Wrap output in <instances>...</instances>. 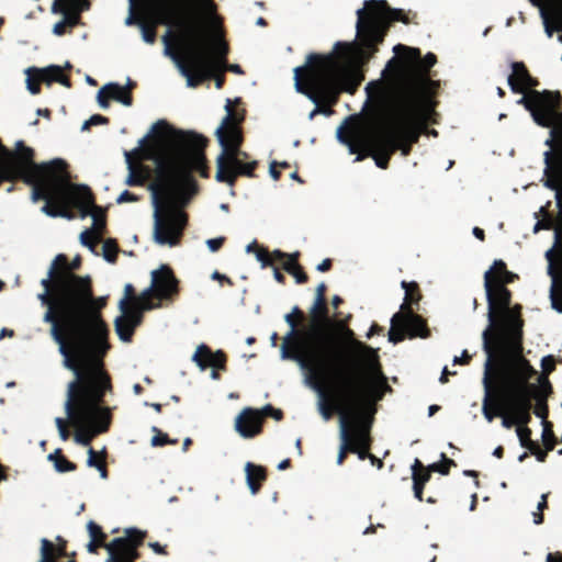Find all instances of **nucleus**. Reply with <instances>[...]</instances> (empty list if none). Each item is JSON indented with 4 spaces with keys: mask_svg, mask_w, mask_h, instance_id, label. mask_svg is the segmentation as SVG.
I'll return each instance as SVG.
<instances>
[{
    "mask_svg": "<svg viewBox=\"0 0 562 562\" xmlns=\"http://www.w3.org/2000/svg\"><path fill=\"white\" fill-rule=\"evenodd\" d=\"M514 277L502 260H495L484 273L488 325L482 333L486 353L482 413L488 423L504 414L505 390L501 382H515L520 360H525L521 355L522 321L519 307H510V293L504 286Z\"/></svg>",
    "mask_w": 562,
    "mask_h": 562,
    "instance_id": "obj_1",
    "label": "nucleus"
},
{
    "mask_svg": "<svg viewBox=\"0 0 562 562\" xmlns=\"http://www.w3.org/2000/svg\"><path fill=\"white\" fill-rule=\"evenodd\" d=\"M45 293L40 300L47 310L43 321L50 324V336L59 347L67 369L104 358L110 344L109 328L98 308L89 307L63 280L48 274L42 280Z\"/></svg>",
    "mask_w": 562,
    "mask_h": 562,
    "instance_id": "obj_2",
    "label": "nucleus"
},
{
    "mask_svg": "<svg viewBox=\"0 0 562 562\" xmlns=\"http://www.w3.org/2000/svg\"><path fill=\"white\" fill-rule=\"evenodd\" d=\"M374 371L376 381L362 356L344 355L335 360L311 364L305 372L304 384L317 395V409L325 422L329 420L335 407L341 403L348 408H357L363 415L374 414V404L382 398L389 390L386 379L378 363V353L374 351Z\"/></svg>",
    "mask_w": 562,
    "mask_h": 562,
    "instance_id": "obj_3",
    "label": "nucleus"
},
{
    "mask_svg": "<svg viewBox=\"0 0 562 562\" xmlns=\"http://www.w3.org/2000/svg\"><path fill=\"white\" fill-rule=\"evenodd\" d=\"M209 143L204 135L160 119L143 136V176H210Z\"/></svg>",
    "mask_w": 562,
    "mask_h": 562,
    "instance_id": "obj_4",
    "label": "nucleus"
},
{
    "mask_svg": "<svg viewBox=\"0 0 562 562\" xmlns=\"http://www.w3.org/2000/svg\"><path fill=\"white\" fill-rule=\"evenodd\" d=\"M427 94L423 82L414 77L394 81L385 87L376 101L385 119V130L380 139L383 151L375 157L376 165L386 168L397 150L407 156L426 127Z\"/></svg>",
    "mask_w": 562,
    "mask_h": 562,
    "instance_id": "obj_5",
    "label": "nucleus"
},
{
    "mask_svg": "<svg viewBox=\"0 0 562 562\" xmlns=\"http://www.w3.org/2000/svg\"><path fill=\"white\" fill-rule=\"evenodd\" d=\"M75 379L68 383L65 411L76 429L75 441L90 446L91 441L110 429L112 412L103 406L106 392L112 391L111 376L103 358L77 364L69 369Z\"/></svg>",
    "mask_w": 562,
    "mask_h": 562,
    "instance_id": "obj_6",
    "label": "nucleus"
},
{
    "mask_svg": "<svg viewBox=\"0 0 562 562\" xmlns=\"http://www.w3.org/2000/svg\"><path fill=\"white\" fill-rule=\"evenodd\" d=\"M294 79L296 90L316 105L310 114L313 119L318 113L330 116L334 113L331 108L338 103L341 92L353 94L364 75L358 67H340L333 53H312L305 67L295 68Z\"/></svg>",
    "mask_w": 562,
    "mask_h": 562,
    "instance_id": "obj_7",
    "label": "nucleus"
},
{
    "mask_svg": "<svg viewBox=\"0 0 562 562\" xmlns=\"http://www.w3.org/2000/svg\"><path fill=\"white\" fill-rule=\"evenodd\" d=\"M162 40L169 56L177 59L179 52L186 56L187 63L180 68L190 87H198L211 79L218 65L226 63L229 53L224 40L211 42L205 27L192 22L182 21L178 26H169Z\"/></svg>",
    "mask_w": 562,
    "mask_h": 562,
    "instance_id": "obj_8",
    "label": "nucleus"
},
{
    "mask_svg": "<svg viewBox=\"0 0 562 562\" xmlns=\"http://www.w3.org/2000/svg\"><path fill=\"white\" fill-rule=\"evenodd\" d=\"M324 292L325 284L319 283L315 290V299L310 308L311 321L300 341L301 346L323 358L362 356L371 375L373 374V380L376 381L378 374L373 368L375 350L358 341L344 321L328 317Z\"/></svg>",
    "mask_w": 562,
    "mask_h": 562,
    "instance_id": "obj_9",
    "label": "nucleus"
},
{
    "mask_svg": "<svg viewBox=\"0 0 562 562\" xmlns=\"http://www.w3.org/2000/svg\"><path fill=\"white\" fill-rule=\"evenodd\" d=\"M194 178H155L148 189L154 209L153 240L160 247H176L187 225L181 206L195 193Z\"/></svg>",
    "mask_w": 562,
    "mask_h": 562,
    "instance_id": "obj_10",
    "label": "nucleus"
},
{
    "mask_svg": "<svg viewBox=\"0 0 562 562\" xmlns=\"http://www.w3.org/2000/svg\"><path fill=\"white\" fill-rule=\"evenodd\" d=\"M397 21L409 23L404 10L391 8L386 0L364 1V7L357 11L355 45L358 65L370 61L379 52V45L384 42L392 23Z\"/></svg>",
    "mask_w": 562,
    "mask_h": 562,
    "instance_id": "obj_11",
    "label": "nucleus"
},
{
    "mask_svg": "<svg viewBox=\"0 0 562 562\" xmlns=\"http://www.w3.org/2000/svg\"><path fill=\"white\" fill-rule=\"evenodd\" d=\"M396 55L404 54L401 58H391L382 76L385 81L378 80L369 82L366 87V91L369 97H373V89L376 93V101H380L381 93L385 87H389L394 81L404 80V78L414 77L423 82L424 90L428 97L425 108V122L429 112L434 108L432 103V91L431 87L436 86V82L429 79L428 71L437 63V56L432 53H428L422 58V52L419 48L409 47L403 44H397L393 48Z\"/></svg>",
    "mask_w": 562,
    "mask_h": 562,
    "instance_id": "obj_12",
    "label": "nucleus"
},
{
    "mask_svg": "<svg viewBox=\"0 0 562 562\" xmlns=\"http://www.w3.org/2000/svg\"><path fill=\"white\" fill-rule=\"evenodd\" d=\"M560 92L532 89L518 103L531 113L533 121L542 127H551V137L546 140L549 150L544 153L543 176H562V112H557Z\"/></svg>",
    "mask_w": 562,
    "mask_h": 562,
    "instance_id": "obj_13",
    "label": "nucleus"
},
{
    "mask_svg": "<svg viewBox=\"0 0 562 562\" xmlns=\"http://www.w3.org/2000/svg\"><path fill=\"white\" fill-rule=\"evenodd\" d=\"M227 114L216 130L221 153L216 158L215 176H255L257 160L248 161V154L240 149L243 136L239 125L245 120V110H235L228 99Z\"/></svg>",
    "mask_w": 562,
    "mask_h": 562,
    "instance_id": "obj_14",
    "label": "nucleus"
},
{
    "mask_svg": "<svg viewBox=\"0 0 562 562\" xmlns=\"http://www.w3.org/2000/svg\"><path fill=\"white\" fill-rule=\"evenodd\" d=\"M515 382L504 383L501 386L505 390V406L502 417V426L510 428L514 425H526L530 419L531 397L536 386L529 383L530 378L536 373L529 362L520 360V367Z\"/></svg>",
    "mask_w": 562,
    "mask_h": 562,
    "instance_id": "obj_15",
    "label": "nucleus"
},
{
    "mask_svg": "<svg viewBox=\"0 0 562 562\" xmlns=\"http://www.w3.org/2000/svg\"><path fill=\"white\" fill-rule=\"evenodd\" d=\"M81 266V258L77 256L71 262L64 254H58L49 268V276L63 280L69 291L85 302L89 307H93L94 301L92 279L90 276H78L75 273Z\"/></svg>",
    "mask_w": 562,
    "mask_h": 562,
    "instance_id": "obj_16",
    "label": "nucleus"
},
{
    "mask_svg": "<svg viewBox=\"0 0 562 562\" xmlns=\"http://www.w3.org/2000/svg\"><path fill=\"white\" fill-rule=\"evenodd\" d=\"M401 286L405 291L404 303L402 304V311L394 314L391 319V330L389 333V339L392 342L401 341L405 334L411 337H426L427 330L423 321L406 307L413 304L416 299L413 295V291L416 288V283L402 281Z\"/></svg>",
    "mask_w": 562,
    "mask_h": 562,
    "instance_id": "obj_17",
    "label": "nucleus"
},
{
    "mask_svg": "<svg viewBox=\"0 0 562 562\" xmlns=\"http://www.w3.org/2000/svg\"><path fill=\"white\" fill-rule=\"evenodd\" d=\"M178 292V280L167 265H160L150 272V283L143 289V312L160 308Z\"/></svg>",
    "mask_w": 562,
    "mask_h": 562,
    "instance_id": "obj_18",
    "label": "nucleus"
},
{
    "mask_svg": "<svg viewBox=\"0 0 562 562\" xmlns=\"http://www.w3.org/2000/svg\"><path fill=\"white\" fill-rule=\"evenodd\" d=\"M285 323L290 326V330L283 337V341L280 346V357L283 360H293L297 363L301 370H307L311 364L317 362H325L335 360L337 357H319L315 356L310 349H305L301 346L300 341L304 334L306 333V328L300 333H295L296 324L292 317V314H286L284 316Z\"/></svg>",
    "mask_w": 562,
    "mask_h": 562,
    "instance_id": "obj_19",
    "label": "nucleus"
},
{
    "mask_svg": "<svg viewBox=\"0 0 562 562\" xmlns=\"http://www.w3.org/2000/svg\"><path fill=\"white\" fill-rule=\"evenodd\" d=\"M139 546L140 529L132 528L125 531L124 537L115 538L110 543L90 539L87 549L90 553H97L100 548H105L109 553L106 562H135L138 558Z\"/></svg>",
    "mask_w": 562,
    "mask_h": 562,
    "instance_id": "obj_20",
    "label": "nucleus"
},
{
    "mask_svg": "<svg viewBox=\"0 0 562 562\" xmlns=\"http://www.w3.org/2000/svg\"><path fill=\"white\" fill-rule=\"evenodd\" d=\"M372 415L373 414H370V412L363 415L357 408H349L350 451L357 453L361 460L369 458L370 456L368 449L370 443L369 429L371 426Z\"/></svg>",
    "mask_w": 562,
    "mask_h": 562,
    "instance_id": "obj_21",
    "label": "nucleus"
},
{
    "mask_svg": "<svg viewBox=\"0 0 562 562\" xmlns=\"http://www.w3.org/2000/svg\"><path fill=\"white\" fill-rule=\"evenodd\" d=\"M137 86L134 81H128L127 86H121L115 82L104 85L97 94V101L102 109L110 106L111 101L120 102L126 106L133 104L132 90Z\"/></svg>",
    "mask_w": 562,
    "mask_h": 562,
    "instance_id": "obj_22",
    "label": "nucleus"
},
{
    "mask_svg": "<svg viewBox=\"0 0 562 562\" xmlns=\"http://www.w3.org/2000/svg\"><path fill=\"white\" fill-rule=\"evenodd\" d=\"M53 13H61L64 19L57 22L53 27V33L61 36L67 32V29L75 27L80 19V10L78 8V0H55L52 5Z\"/></svg>",
    "mask_w": 562,
    "mask_h": 562,
    "instance_id": "obj_23",
    "label": "nucleus"
},
{
    "mask_svg": "<svg viewBox=\"0 0 562 562\" xmlns=\"http://www.w3.org/2000/svg\"><path fill=\"white\" fill-rule=\"evenodd\" d=\"M192 2L193 4L191 12H181V19H178V16H176L177 14H173L169 9H158L159 13L161 14L164 23L168 26H178L180 22L186 21L187 23L192 22L196 24L199 27H205L202 21L201 10L198 4V0H192ZM203 2L205 3L206 10L211 14H215L216 4L214 3L213 0H203Z\"/></svg>",
    "mask_w": 562,
    "mask_h": 562,
    "instance_id": "obj_24",
    "label": "nucleus"
},
{
    "mask_svg": "<svg viewBox=\"0 0 562 562\" xmlns=\"http://www.w3.org/2000/svg\"><path fill=\"white\" fill-rule=\"evenodd\" d=\"M261 424L260 412L251 407H245L236 416L234 429L241 438L248 439L260 432Z\"/></svg>",
    "mask_w": 562,
    "mask_h": 562,
    "instance_id": "obj_25",
    "label": "nucleus"
},
{
    "mask_svg": "<svg viewBox=\"0 0 562 562\" xmlns=\"http://www.w3.org/2000/svg\"><path fill=\"white\" fill-rule=\"evenodd\" d=\"M191 360L199 367L201 371H204L207 367H211L212 369H223L225 361L222 351L217 350L212 352L209 347L203 344L196 347L194 353L191 357Z\"/></svg>",
    "mask_w": 562,
    "mask_h": 562,
    "instance_id": "obj_26",
    "label": "nucleus"
},
{
    "mask_svg": "<svg viewBox=\"0 0 562 562\" xmlns=\"http://www.w3.org/2000/svg\"><path fill=\"white\" fill-rule=\"evenodd\" d=\"M335 407L339 411V451L336 463L340 465L345 459L346 452L350 451V430L349 427V408L348 406L336 403Z\"/></svg>",
    "mask_w": 562,
    "mask_h": 562,
    "instance_id": "obj_27",
    "label": "nucleus"
},
{
    "mask_svg": "<svg viewBox=\"0 0 562 562\" xmlns=\"http://www.w3.org/2000/svg\"><path fill=\"white\" fill-rule=\"evenodd\" d=\"M140 323V311H126L115 319V331L121 340L130 341Z\"/></svg>",
    "mask_w": 562,
    "mask_h": 562,
    "instance_id": "obj_28",
    "label": "nucleus"
},
{
    "mask_svg": "<svg viewBox=\"0 0 562 562\" xmlns=\"http://www.w3.org/2000/svg\"><path fill=\"white\" fill-rule=\"evenodd\" d=\"M441 458L445 460V464L432 463L426 470L422 468L420 462L416 459L414 464L412 465L413 482L415 483V480L418 479L417 482H419V485L424 486V484L429 480L430 471L447 474L449 471V465L452 464L453 461L450 459H446L443 453H441Z\"/></svg>",
    "mask_w": 562,
    "mask_h": 562,
    "instance_id": "obj_29",
    "label": "nucleus"
},
{
    "mask_svg": "<svg viewBox=\"0 0 562 562\" xmlns=\"http://www.w3.org/2000/svg\"><path fill=\"white\" fill-rule=\"evenodd\" d=\"M40 75V80H42L43 83H46L47 86L52 85L53 82H58L66 88L71 87V80L69 76L65 75L63 71V68L58 65H50L45 68H37L35 70Z\"/></svg>",
    "mask_w": 562,
    "mask_h": 562,
    "instance_id": "obj_30",
    "label": "nucleus"
},
{
    "mask_svg": "<svg viewBox=\"0 0 562 562\" xmlns=\"http://www.w3.org/2000/svg\"><path fill=\"white\" fill-rule=\"evenodd\" d=\"M513 72L508 76V86L514 93H525L524 81L530 80V72L522 61L512 64Z\"/></svg>",
    "mask_w": 562,
    "mask_h": 562,
    "instance_id": "obj_31",
    "label": "nucleus"
},
{
    "mask_svg": "<svg viewBox=\"0 0 562 562\" xmlns=\"http://www.w3.org/2000/svg\"><path fill=\"white\" fill-rule=\"evenodd\" d=\"M358 135L356 117L349 116L344 125L337 130L338 139L350 147L351 153H356L355 143Z\"/></svg>",
    "mask_w": 562,
    "mask_h": 562,
    "instance_id": "obj_32",
    "label": "nucleus"
},
{
    "mask_svg": "<svg viewBox=\"0 0 562 562\" xmlns=\"http://www.w3.org/2000/svg\"><path fill=\"white\" fill-rule=\"evenodd\" d=\"M158 9H169L173 14H181V12H191L192 0H155ZM181 19V15H177Z\"/></svg>",
    "mask_w": 562,
    "mask_h": 562,
    "instance_id": "obj_33",
    "label": "nucleus"
},
{
    "mask_svg": "<svg viewBox=\"0 0 562 562\" xmlns=\"http://www.w3.org/2000/svg\"><path fill=\"white\" fill-rule=\"evenodd\" d=\"M121 312L126 311H140V296H136L135 289L132 284H126L124 296L120 301Z\"/></svg>",
    "mask_w": 562,
    "mask_h": 562,
    "instance_id": "obj_34",
    "label": "nucleus"
},
{
    "mask_svg": "<svg viewBox=\"0 0 562 562\" xmlns=\"http://www.w3.org/2000/svg\"><path fill=\"white\" fill-rule=\"evenodd\" d=\"M124 155L128 170L127 176H140V139L138 140L136 147L130 151L126 150Z\"/></svg>",
    "mask_w": 562,
    "mask_h": 562,
    "instance_id": "obj_35",
    "label": "nucleus"
},
{
    "mask_svg": "<svg viewBox=\"0 0 562 562\" xmlns=\"http://www.w3.org/2000/svg\"><path fill=\"white\" fill-rule=\"evenodd\" d=\"M245 472H246L247 485H248L251 494H256L258 491V487L255 485V481L263 480L265 471L260 465H255L250 462H247L245 464Z\"/></svg>",
    "mask_w": 562,
    "mask_h": 562,
    "instance_id": "obj_36",
    "label": "nucleus"
},
{
    "mask_svg": "<svg viewBox=\"0 0 562 562\" xmlns=\"http://www.w3.org/2000/svg\"><path fill=\"white\" fill-rule=\"evenodd\" d=\"M48 459L54 462V467L57 472H70L77 469V465L69 461L64 454L61 449H56L48 456Z\"/></svg>",
    "mask_w": 562,
    "mask_h": 562,
    "instance_id": "obj_37",
    "label": "nucleus"
},
{
    "mask_svg": "<svg viewBox=\"0 0 562 562\" xmlns=\"http://www.w3.org/2000/svg\"><path fill=\"white\" fill-rule=\"evenodd\" d=\"M37 67H30L26 69V88L32 94H38L41 92L40 75L36 72Z\"/></svg>",
    "mask_w": 562,
    "mask_h": 562,
    "instance_id": "obj_38",
    "label": "nucleus"
},
{
    "mask_svg": "<svg viewBox=\"0 0 562 562\" xmlns=\"http://www.w3.org/2000/svg\"><path fill=\"white\" fill-rule=\"evenodd\" d=\"M128 15L125 19V24L140 27V0H128Z\"/></svg>",
    "mask_w": 562,
    "mask_h": 562,
    "instance_id": "obj_39",
    "label": "nucleus"
},
{
    "mask_svg": "<svg viewBox=\"0 0 562 562\" xmlns=\"http://www.w3.org/2000/svg\"><path fill=\"white\" fill-rule=\"evenodd\" d=\"M102 250H103V257L106 261H109L111 263L116 262L117 254H119V246L114 239L109 238V239L104 240Z\"/></svg>",
    "mask_w": 562,
    "mask_h": 562,
    "instance_id": "obj_40",
    "label": "nucleus"
},
{
    "mask_svg": "<svg viewBox=\"0 0 562 562\" xmlns=\"http://www.w3.org/2000/svg\"><path fill=\"white\" fill-rule=\"evenodd\" d=\"M543 184L554 192L558 204L562 205V178H544Z\"/></svg>",
    "mask_w": 562,
    "mask_h": 562,
    "instance_id": "obj_41",
    "label": "nucleus"
},
{
    "mask_svg": "<svg viewBox=\"0 0 562 562\" xmlns=\"http://www.w3.org/2000/svg\"><path fill=\"white\" fill-rule=\"evenodd\" d=\"M56 548L55 546L47 539L42 540V560L41 562H56L55 557Z\"/></svg>",
    "mask_w": 562,
    "mask_h": 562,
    "instance_id": "obj_42",
    "label": "nucleus"
},
{
    "mask_svg": "<svg viewBox=\"0 0 562 562\" xmlns=\"http://www.w3.org/2000/svg\"><path fill=\"white\" fill-rule=\"evenodd\" d=\"M87 529L91 540L100 541L101 543H106L105 540L108 536L105 532H103L101 526L90 520L87 525Z\"/></svg>",
    "mask_w": 562,
    "mask_h": 562,
    "instance_id": "obj_43",
    "label": "nucleus"
},
{
    "mask_svg": "<svg viewBox=\"0 0 562 562\" xmlns=\"http://www.w3.org/2000/svg\"><path fill=\"white\" fill-rule=\"evenodd\" d=\"M80 241L94 252L95 246L101 239H98V236L92 231L86 229L80 234Z\"/></svg>",
    "mask_w": 562,
    "mask_h": 562,
    "instance_id": "obj_44",
    "label": "nucleus"
},
{
    "mask_svg": "<svg viewBox=\"0 0 562 562\" xmlns=\"http://www.w3.org/2000/svg\"><path fill=\"white\" fill-rule=\"evenodd\" d=\"M151 430L155 435L151 437L150 443L153 447L164 446L168 443H176V440L169 439L167 434H164L157 429V427H151Z\"/></svg>",
    "mask_w": 562,
    "mask_h": 562,
    "instance_id": "obj_45",
    "label": "nucleus"
},
{
    "mask_svg": "<svg viewBox=\"0 0 562 562\" xmlns=\"http://www.w3.org/2000/svg\"><path fill=\"white\" fill-rule=\"evenodd\" d=\"M105 451L103 450L102 453H98L92 447L89 448L88 450V465L91 467V468H97L98 465H100V463L103 462V460L105 459Z\"/></svg>",
    "mask_w": 562,
    "mask_h": 562,
    "instance_id": "obj_46",
    "label": "nucleus"
},
{
    "mask_svg": "<svg viewBox=\"0 0 562 562\" xmlns=\"http://www.w3.org/2000/svg\"><path fill=\"white\" fill-rule=\"evenodd\" d=\"M297 257H299V252H293L290 255L286 254L285 258H283V260L281 262H282L283 269L286 272H289V273L295 272L296 267H299V265L296 262Z\"/></svg>",
    "mask_w": 562,
    "mask_h": 562,
    "instance_id": "obj_47",
    "label": "nucleus"
},
{
    "mask_svg": "<svg viewBox=\"0 0 562 562\" xmlns=\"http://www.w3.org/2000/svg\"><path fill=\"white\" fill-rule=\"evenodd\" d=\"M109 117L103 116L101 114H94L83 123L82 131H88L91 126L109 124Z\"/></svg>",
    "mask_w": 562,
    "mask_h": 562,
    "instance_id": "obj_48",
    "label": "nucleus"
},
{
    "mask_svg": "<svg viewBox=\"0 0 562 562\" xmlns=\"http://www.w3.org/2000/svg\"><path fill=\"white\" fill-rule=\"evenodd\" d=\"M290 170L291 164L288 161H277L272 160L269 165V176H280L281 170Z\"/></svg>",
    "mask_w": 562,
    "mask_h": 562,
    "instance_id": "obj_49",
    "label": "nucleus"
},
{
    "mask_svg": "<svg viewBox=\"0 0 562 562\" xmlns=\"http://www.w3.org/2000/svg\"><path fill=\"white\" fill-rule=\"evenodd\" d=\"M145 2L146 0H143V40L149 43L154 42L155 33L148 25L146 19H145Z\"/></svg>",
    "mask_w": 562,
    "mask_h": 562,
    "instance_id": "obj_50",
    "label": "nucleus"
},
{
    "mask_svg": "<svg viewBox=\"0 0 562 562\" xmlns=\"http://www.w3.org/2000/svg\"><path fill=\"white\" fill-rule=\"evenodd\" d=\"M516 434L519 442L522 447H527L529 443L530 430L525 425H517Z\"/></svg>",
    "mask_w": 562,
    "mask_h": 562,
    "instance_id": "obj_51",
    "label": "nucleus"
},
{
    "mask_svg": "<svg viewBox=\"0 0 562 562\" xmlns=\"http://www.w3.org/2000/svg\"><path fill=\"white\" fill-rule=\"evenodd\" d=\"M55 423H56V426L58 428V432H59L60 438L63 440H67L69 438V436H70L67 422L64 418H61V417H57Z\"/></svg>",
    "mask_w": 562,
    "mask_h": 562,
    "instance_id": "obj_52",
    "label": "nucleus"
},
{
    "mask_svg": "<svg viewBox=\"0 0 562 562\" xmlns=\"http://www.w3.org/2000/svg\"><path fill=\"white\" fill-rule=\"evenodd\" d=\"M256 259L260 262L262 268L271 267V256L266 250H258L256 252Z\"/></svg>",
    "mask_w": 562,
    "mask_h": 562,
    "instance_id": "obj_53",
    "label": "nucleus"
},
{
    "mask_svg": "<svg viewBox=\"0 0 562 562\" xmlns=\"http://www.w3.org/2000/svg\"><path fill=\"white\" fill-rule=\"evenodd\" d=\"M541 367L543 369L544 372L549 373L553 370L554 368V359L552 356H544L542 359H541Z\"/></svg>",
    "mask_w": 562,
    "mask_h": 562,
    "instance_id": "obj_54",
    "label": "nucleus"
},
{
    "mask_svg": "<svg viewBox=\"0 0 562 562\" xmlns=\"http://www.w3.org/2000/svg\"><path fill=\"white\" fill-rule=\"evenodd\" d=\"M223 241V237L211 238L206 240V246L210 251L215 252L222 246Z\"/></svg>",
    "mask_w": 562,
    "mask_h": 562,
    "instance_id": "obj_55",
    "label": "nucleus"
},
{
    "mask_svg": "<svg viewBox=\"0 0 562 562\" xmlns=\"http://www.w3.org/2000/svg\"><path fill=\"white\" fill-rule=\"evenodd\" d=\"M137 200H138V198L134 193H132V192H130L127 190L123 191L119 195V198L116 199V201L119 203L134 202V201H137Z\"/></svg>",
    "mask_w": 562,
    "mask_h": 562,
    "instance_id": "obj_56",
    "label": "nucleus"
},
{
    "mask_svg": "<svg viewBox=\"0 0 562 562\" xmlns=\"http://www.w3.org/2000/svg\"><path fill=\"white\" fill-rule=\"evenodd\" d=\"M218 68L220 67L216 68L212 78L215 80V87L217 89H222L225 83V75L223 74V71L217 72Z\"/></svg>",
    "mask_w": 562,
    "mask_h": 562,
    "instance_id": "obj_57",
    "label": "nucleus"
},
{
    "mask_svg": "<svg viewBox=\"0 0 562 562\" xmlns=\"http://www.w3.org/2000/svg\"><path fill=\"white\" fill-rule=\"evenodd\" d=\"M271 256V267H273L274 261H282L283 258H285L286 254L280 251V250H273L269 254Z\"/></svg>",
    "mask_w": 562,
    "mask_h": 562,
    "instance_id": "obj_58",
    "label": "nucleus"
},
{
    "mask_svg": "<svg viewBox=\"0 0 562 562\" xmlns=\"http://www.w3.org/2000/svg\"><path fill=\"white\" fill-rule=\"evenodd\" d=\"M225 66L227 70L235 72V74H244L241 67L237 64L227 65V61L225 64H220L218 67Z\"/></svg>",
    "mask_w": 562,
    "mask_h": 562,
    "instance_id": "obj_59",
    "label": "nucleus"
},
{
    "mask_svg": "<svg viewBox=\"0 0 562 562\" xmlns=\"http://www.w3.org/2000/svg\"><path fill=\"white\" fill-rule=\"evenodd\" d=\"M290 274H292L295 278V281L297 283H302V282H304L306 280V276L303 273V271L301 270L300 266L296 267L295 272H291Z\"/></svg>",
    "mask_w": 562,
    "mask_h": 562,
    "instance_id": "obj_60",
    "label": "nucleus"
},
{
    "mask_svg": "<svg viewBox=\"0 0 562 562\" xmlns=\"http://www.w3.org/2000/svg\"><path fill=\"white\" fill-rule=\"evenodd\" d=\"M418 479L415 480V483L413 485L415 497L418 501L423 499V485H419V482H417Z\"/></svg>",
    "mask_w": 562,
    "mask_h": 562,
    "instance_id": "obj_61",
    "label": "nucleus"
},
{
    "mask_svg": "<svg viewBox=\"0 0 562 562\" xmlns=\"http://www.w3.org/2000/svg\"><path fill=\"white\" fill-rule=\"evenodd\" d=\"M538 85H539L538 79L533 78L530 75V80H525L524 81L525 92L527 91V89H532V88L537 87Z\"/></svg>",
    "mask_w": 562,
    "mask_h": 562,
    "instance_id": "obj_62",
    "label": "nucleus"
},
{
    "mask_svg": "<svg viewBox=\"0 0 562 562\" xmlns=\"http://www.w3.org/2000/svg\"><path fill=\"white\" fill-rule=\"evenodd\" d=\"M92 306L94 308H98L99 313H101V310L105 306V299L104 297H99V299L94 297ZM100 315L102 316V314H100Z\"/></svg>",
    "mask_w": 562,
    "mask_h": 562,
    "instance_id": "obj_63",
    "label": "nucleus"
},
{
    "mask_svg": "<svg viewBox=\"0 0 562 562\" xmlns=\"http://www.w3.org/2000/svg\"><path fill=\"white\" fill-rule=\"evenodd\" d=\"M330 267V260L329 259H324L322 262H319L316 267L317 271H321V272H324L326 270H328Z\"/></svg>",
    "mask_w": 562,
    "mask_h": 562,
    "instance_id": "obj_64",
    "label": "nucleus"
}]
</instances>
